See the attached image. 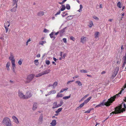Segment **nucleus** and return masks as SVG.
<instances>
[{
  "label": "nucleus",
  "mask_w": 126,
  "mask_h": 126,
  "mask_svg": "<svg viewBox=\"0 0 126 126\" xmlns=\"http://www.w3.org/2000/svg\"><path fill=\"white\" fill-rule=\"evenodd\" d=\"M126 109V106L125 103L122 104L119 106L116 107L115 111H113L110 114V116L113 115L114 114H116L123 112L125 111Z\"/></svg>",
  "instance_id": "1"
},
{
  "label": "nucleus",
  "mask_w": 126,
  "mask_h": 126,
  "mask_svg": "<svg viewBox=\"0 0 126 126\" xmlns=\"http://www.w3.org/2000/svg\"><path fill=\"white\" fill-rule=\"evenodd\" d=\"M122 90L120 91V92L118 94H117L113 97H111L109 99L108 101L106 102L104 101L101 102L100 104L101 106H104L105 105L106 106H109L110 105L111 103H112L113 101L115 100V99L116 97H117L119 96V95L121 94ZM105 100H104V101H105Z\"/></svg>",
  "instance_id": "2"
},
{
  "label": "nucleus",
  "mask_w": 126,
  "mask_h": 126,
  "mask_svg": "<svg viewBox=\"0 0 126 126\" xmlns=\"http://www.w3.org/2000/svg\"><path fill=\"white\" fill-rule=\"evenodd\" d=\"M2 124L6 126H12V125L10 119L8 117L4 118L2 120Z\"/></svg>",
  "instance_id": "3"
},
{
  "label": "nucleus",
  "mask_w": 126,
  "mask_h": 126,
  "mask_svg": "<svg viewBox=\"0 0 126 126\" xmlns=\"http://www.w3.org/2000/svg\"><path fill=\"white\" fill-rule=\"evenodd\" d=\"M34 76V74H31L28 75L27 79L26 82L27 83L30 82L33 79Z\"/></svg>",
  "instance_id": "4"
},
{
  "label": "nucleus",
  "mask_w": 126,
  "mask_h": 126,
  "mask_svg": "<svg viewBox=\"0 0 126 126\" xmlns=\"http://www.w3.org/2000/svg\"><path fill=\"white\" fill-rule=\"evenodd\" d=\"M18 95L21 99H25V95H24L22 92L19 90L18 92Z\"/></svg>",
  "instance_id": "5"
},
{
  "label": "nucleus",
  "mask_w": 126,
  "mask_h": 126,
  "mask_svg": "<svg viewBox=\"0 0 126 126\" xmlns=\"http://www.w3.org/2000/svg\"><path fill=\"white\" fill-rule=\"evenodd\" d=\"M9 59L11 61L12 64H15V60L14 58V56L12 53H11L9 57Z\"/></svg>",
  "instance_id": "6"
},
{
  "label": "nucleus",
  "mask_w": 126,
  "mask_h": 126,
  "mask_svg": "<svg viewBox=\"0 0 126 126\" xmlns=\"http://www.w3.org/2000/svg\"><path fill=\"white\" fill-rule=\"evenodd\" d=\"M87 40L86 37L84 36H82L80 39V42L83 44L86 43Z\"/></svg>",
  "instance_id": "7"
},
{
  "label": "nucleus",
  "mask_w": 126,
  "mask_h": 126,
  "mask_svg": "<svg viewBox=\"0 0 126 126\" xmlns=\"http://www.w3.org/2000/svg\"><path fill=\"white\" fill-rule=\"evenodd\" d=\"M25 96V99H28L31 97L32 96V94L30 92L28 91L26 92Z\"/></svg>",
  "instance_id": "8"
},
{
  "label": "nucleus",
  "mask_w": 126,
  "mask_h": 126,
  "mask_svg": "<svg viewBox=\"0 0 126 126\" xmlns=\"http://www.w3.org/2000/svg\"><path fill=\"white\" fill-rule=\"evenodd\" d=\"M99 32H96L94 34V37L96 41L98 40L99 39Z\"/></svg>",
  "instance_id": "9"
},
{
  "label": "nucleus",
  "mask_w": 126,
  "mask_h": 126,
  "mask_svg": "<svg viewBox=\"0 0 126 126\" xmlns=\"http://www.w3.org/2000/svg\"><path fill=\"white\" fill-rule=\"evenodd\" d=\"M56 93V91L55 90H53L49 92L47 94H46L45 96H47L54 94Z\"/></svg>",
  "instance_id": "10"
},
{
  "label": "nucleus",
  "mask_w": 126,
  "mask_h": 126,
  "mask_svg": "<svg viewBox=\"0 0 126 126\" xmlns=\"http://www.w3.org/2000/svg\"><path fill=\"white\" fill-rule=\"evenodd\" d=\"M43 115L41 114L39 117L38 119V123L39 124H41L42 123L43 121Z\"/></svg>",
  "instance_id": "11"
},
{
  "label": "nucleus",
  "mask_w": 126,
  "mask_h": 126,
  "mask_svg": "<svg viewBox=\"0 0 126 126\" xmlns=\"http://www.w3.org/2000/svg\"><path fill=\"white\" fill-rule=\"evenodd\" d=\"M12 118L14 120V121L16 124H18L19 123V122L17 118L14 116L12 117Z\"/></svg>",
  "instance_id": "12"
},
{
  "label": "nucleus",
  "mask_w": 126,
  "mask_h": 126,
  "mask_svg": "<svg viewBox=\"0 0 126 126\" xmlns=\"http://www.w3.org/2000/svg\"><path fill=\"white\" fill-rule=\"evenodd\" d=\"M119 70V69L118 68H116L115 69V71L113 73V74L112 75V76L114 77H115L118 73Z\"/></svg>",
  "instance_id": "13"
},
{
  "label": "nucleus",
  "mask_w": 126,
  "mask_h": 126,
  "mask_svg": "<svg viewBox=\"0 0 126 126\" xmlns=\"http://www.w3.org/2000/svg\"><path fill=\"white\" fill-rule=\"evenodd\" d=\"M59 107L58 104H57V102H54L53 104V106L52 108L53 109H55Z\"/></svg>",
  "instance_id": "14"
},
{
  "label": "nucleus",
  "mask_w": 126,
  "mask_h": 126,
  "mask_svg": "<svg viewBox=\"0 0 126 126\" xmlns=\"http://www.w3.org/2000/svg\"><path fill=\"white\" fill-rule=\"evenodd\" d=\"M50 70L49 69H47L42 72L43 75L47 74L50 72Z\"/></svg>",
  "instance_id": "15"
},
{
  "label": "nucleus",
  "mask_w": 126,
  "mask_h": 126,
  "mask_svg": "<svg viewBox=\"0 0 126 126\" xmlns=\"http://www.w3.org/2000/svg\"><path fill=\"white\" fill-rule=\"evenodd\" d=\"M10 65V62H8L6 65V67L7 70L9 71L10 70L9 66Z\"/></svg>",
  "instance_id": "16"
},
{
  "label": "nucleus",
  "mask_w": 126,
  "mask_h": 126,
  "mask_svg": "<svg viewBox=\"0 0 126 126\" xmlns=\"http://www.w3.org/2000/svg\"><path fill=\"white\" fill-rule=\"evenodd\" d=\"M45 13L44 12L41 11L38 12L37 14V15L39 16H41L44 14Z\"/></svg>",
  "instance_id": "17"
},
{
  "label": "nucleus",
  "mask_w": 126,
  "mask_h": 126,
  "mask_svg": "<svg viewBox=\"0 0 126 126\" xmlns=\"http://www.w3.org/2000/svg\"><path fill=\"white\" fill-rule=\"evenodd\" d=\"M38 104L36 103H34L32 108V109L33 110H35L37 108Z\"/></svg>",
  "instance_id": "18"
},
{
  "label": "nucleus",
  "mask_w": 126,
  "mask_h": 126,
  "mask_svg": "<svg viewBox=\"0 0 126 126\" xmlns=\"http://www.w3.org/2000/svg\"><path fill=\"white\" fill-rule=\"evenodd\" d=\"M56 124V121L54 120L52 121V122L50 123L51 126H55Z\"/></svg>",
  "instance_id": "19"
},
{
  "label": "nucleus",
  "mask_w": 126,
  "mask_h": 126,
  "mask_svg": "<svg viewBox=\"0 0 126 126\" xmlns=\"http://www.w3.org/2000/svg\"><path fill=\"white\" fill-rule=\"evenodd\" d=\"M12 70L13 71L14 73L16 74V72L15 70V68L16 67L15 64H12Z\"/></svg>",
  "instance_id": "20"
},
{
  "label": "nucleus",
  "mask_w": 126,
  "mask_h": 126,
  "mask_svg": "<svg viewBox=\"0 0 126 126\" xmlns=\"http://www.w3.org/2000/svg\"><path fill=\"white\" fill-rule=\"evenodd\" d=\"M54 32H52L49 35L51 38H53V40L55 39V37L54 35Z\"/></svg>",
  "instance_id": "21"
},
{
  "label": "nucleus",
  "mask_w": 126,
  "mask_h": 126,
  "mask_svg": "<svg viewBox=\"0 0 126 126\" xmlns=\"http://www.w3.org/2000/svg\"><path fill=\"white\" fill-rule=\"evenodd\" d=\"M61 93H58L56 97L57 98H58L60 97H62L63 96V94H61Z\"/></svg>",
  "instance_id": "22"
},
{
  "label": "nucleus",
  "mask_w": 126,
  "mask_h": 126,
  "mask_svg": "<svg viewBox=\"0 0 126 126\" xmlns=\"http://www.w3.org/2000/svg\"><path fill=\"white\" fill-rule=\"evenodd\" d=\"M89 23V24L88 25V26L90 28H92V27L94 25L93 24V21H90Z\"/></svg>",
  "instance_id": "23"
},
{
  "label": "nucleus",
  "mask_w": 126,
  "mask_h": 126,
  "mask_svg": "<svg viewBox=\"0 0 126 126\" xmlns=\"http://www.w3.org/2000/svg\"><path fill=\"white\" fill-rule=\"evenodd\" d=\"M17 8V5L16 4V6L11 10V11L12 12H15L16 11Z\"/></svg>",
  "instance_id": "24"
},
{
  "label": "nucleus",
  "mask_w": 126,
  "mask_h": 126,
  "mask_svg": "<svg viewBox=\"0 0 126 126\" xmlns=\"http://www.w3.org/2000/svg\"><path fill=\"white\" fill-rule=\"evenodd\" d=\"M10 26V23L9 21H7L4 24V26L9 27Z\"/></svg>",
  "instance_id": "25"
},
{
  "label": "nucleus",
  "mask_w": 126,
  "mask_h": 126,
  "mask_svg": "<svg viewBox=\"0 0 126 126\" xmlns=\"http://www.w3.org/2000/svg\"><path fill=\"white\" fill-rule=\"evenodd\" d=\"M43 75V74L41 72L39 73L38 74H36L35 76V77H36L38 78L41 77Z\"/></svg>",
  "instance_id": "26"
},
{
  "label": "nucleus",
  "mask_w": 126,
  "mask_h": 126,
  "mask_svg": "<svg viewBox=\"0 0 126 126\" xmlns=\"http://www.w3.org/2000/svg\"><path fill=\"white\" fill-rule=\"evenodd\" d=\"M84 104H85L84 103H83L82 104H80V105L77 108V110H79V109H80L81 108H82V107H83V106L84 105Z\"/></svg>",
  "instance_id": "27"
},
{
  "label": "nucleus",
  "mask_w": 126,
  "mask_h": 126,
  "mask_svg": "<svg viewBox=\"0 0 126 126\" xmlns=\"http://www.w3.org/2000/svg\"><path fill=\"white\" fill-rule=\"evenodd\" d=\"M66 28V27H65L62 30L60 31V32L61 34H62L64 32H65V29Z\"/></svg>",
  "instance_id": "28"
},
{
  "label": "nucleus",
  "mask_w": 126,
  "mask_h": 126,
  "mask_svg": "<svg viewBox=\"0 0 126 126\" xmlns=\"http://www.w3.org/2000/svg\"><path fill=\"white\" fill-rule=\"evenodd\" d=\"M46 41H41L39 43V44L42 45H43L44 44L46 43Z\"/></svg>",
  "instance_id": "29"
},
{
  "label": "nucleus",
  "mask_w": 126,
  "mask_h": 126,
  "mask_svg": "<svg viewBox=\"0 0 126 126\" xmlns=\"http://www.w3.org/2000/svg\"><path fill=\"white\" fill-rule=\"evenodd\" d=\"M65 7L64 5H62V8H61L60 11H63L65 9Z\"/></svg>",
  "instance_id": "30"
},
{
  "label": "nucleus",
  "mask_w": 126,
  "mask_h": 126,
  "mask_svg": "<svg viewBox=\"0 0 126 126\" xmlns=\"http://www.w3.org/2000/svg\"><path fill=\"white\" fill-rule=\"evenodd\" d=\"M68 89V88L67 87H66L65 88L62 89L61 90L60 92V93H62L64 91L67 90Z\"/></svg>",
  "instance_id": "31"
},
{
  "label": "nucleus",
  "mask_w": 126,
  "mask_h": 126,
  "mask_svg": "<svg viewBox=\"0 0 126 126\" xmlns=\"http://www.w3.org/2000/svg\"><path fill=\"white\" fill-rule=\"evenodd\" d=\"M80 71L82 73H87L88 72L87 70L84 69H81L80 70Z\"/></svg>",
  "instance_id": "32"
},
{
  "label": "nucleus",
  "mask_w": 126,
  "mask_h": 126,
  "mask_svg": "<svg viewBox=\"0 0 126 126\" xmlns=\"http://www.w3.org/2000/svg\"><path fill=\"white\" fill-rule=\"evenodd\" d=\"M71 94H70L68 96H66L64 97L63 98L65 100H66L69 99L71 97Z\"/></svg>",
  "instance_id": "33"
},
{
  "label": "nucleus",
  "mask_w": 126,
  "mask_h": 126,
  "mask_svg": "<svg viewBox=\"0 0 126 126\" xmlns=\"http://www.w3.org/2000/svg\"><path fill=\"white\" fill-rule=\"evenodd\" d=\"M68 16L67 17L66 19L67 20H71V19L73 18H71L72 16Z\"/></svg>",
  "instance_id": "34"
},
{
  "label": "nucleus",
  "mask_w": 126,
  "mask_h": 126,
  "mask_svg": "<svg viewBox=\"0 0 126 126\" xmlns=\"http://www.w3.org/2000/svg\"><path fill=\"white\" fill-rule=\"evenodd\" d=\"M76 82L77 83L78 85L79 86H81L82 84L81 82L79 81H76Z\"/></svg>",
  "instance_id": "35"
},
{
  "label": "nucleus",
  "mask_w": 126,
  "mask_h": 126,
  "mask_svg": "<svg viewBox=\"0 0 126 126\" xmlns=\"http://www.w3.org/2000/svg\"><path fill=\"white\" fill-rule=\"evenodd\" d=\"M121 5V3L119 1L117 4V6L119 8H121L122 7Z\"/></svg>",
  "instance_id": "36"
},
{
  "label": "nucleus",
  "mask_w": 126,
  "mask_h": 126,
  "mask_svg": "<svg viewBox=\"0 0 126 126\" xmlns=\"http://www.w3.org/2000/svg\"><path fill=\"white\" fill-rule=\"evenodd\" d=\"M62 108H60L59 109L55 111V112L56 113H58L62 110Z\"/></svg>",
  "instance_id": "37"
},
{
  "label": "nucleus",
  "mask_w": 126,
  "mask_h": 126,
  "mask_svg": "<svg viewBox=\"0 0 126 126\" xmlns=\"http://www.w3.org/2000/svg\"><path fill=\"white\" fill-rule=\"evenodd\" d=\"M57 84L58 82L56 81L55 82L53 85V88H55V87L57 85Z\"/></svg>",
  "instance_id": "38"
},
{
  "label": "nucleus",
  "mask_w": 126,
  "mask_h": 126,
  "mask_svg": "<svg viewBox=\"0 0 126 126\" xmlns=\"http://www.w3.org/2000/svg\"><path fill=\"white\" fill-rule=\"evenodd\" d=\"M94 110V109L93 108L90 109H89L88 110L86 111L85 112V113H90L91 110Z\"/></svg>",
  "instance_id": "39"
},
{
  "label": "nucleus",
  "mask_w": 126,
  "mask_h": 126,
  "mask_svg": "<svg viewBox=\"0 0 126 126\" xmlns=\"http://www.w3.org/2000/svg\"><path fill=\"white\" fill-rule=\"evenodd\" d=\"M66 8L67 9L69 10L70 9V7L69 4H67L66 5Z\"/></svg>",
  "instance_id": "40"
},
{
  "label": "nucleus",
  "mask_w": 126,
  "mask_h": 126,
  "mask_svg": "<svg viewBox=\"0 0 126 126\" xmlns=\"http://www.w3.org/2000/svg\"><path fill=\"white\" fill-rule=\"evenodd\" d=\"M63 102L62 100H61L60 102V104H58L59 107H60L63 104Z\"/></svg>",
  "instance_id": "41"
},
{
  "label": "nucleus",
  "mask_w": 126,
  "mask_h": 126,
  "mask_svg": "<svg viewBox=\"0 0 126 126\" xmlns=\"http://www.w3.org/2000/svg\"><path fill=\"white\" fill-rule=\"evenodd\" d=\"M93 18L96 20H98L99 19L98 17L96 16H93Z\"/></svg>",
  "instance_id": "42"
},
{
  "label": "nucleus",
  "mask_w": 126,
  "mask_h": 126,
  "mask_svg": "<svg viewBox=\"0 0 126 126\" xmlns=\"http://www.w3.org/2000/svg\"><path fill=\"white\" fill-rule=\"evenodd\" d=\"M34 63L36 65H38L39 63L38 60H35L34 61Z\"/></svg>",
  "instance_id": "43"
},
{
  "label": "nucleus",
  "mask_w": 126,
  "mask_h": 126,
  "mask_svg": "<svg viewBox=\"0 0 126 126\" xmlns=\"http://www.w3.org/2000/svg\"><path fill=\"white\" fill-rule=\"evenodd\" d=\"M22 63V61L21 60V59H20L18 61V63L20 65H21Z\"/></svg>",
  "instance_id": "44"
},
{
  "label": "nucleus",
  "mask_w": 126,
  "mask_h": 126,
  "mask_svg": "<svg viewBox=\"0 0 126 126\" xmlns=\"http://www.w3.org/2000/svg\"><path fill=\"white\" fill-rule=\"evenodd\" d=\"M89 95V94H87L84 97L82 98L81 99V100H83L87 97H88Z\"/></svg>",
  "instance_id": "45"
},
{
  "label": "nucleus",
  "mask_w": 126,
  "mask_h": 126,
  "mask_svg": "<svg viewBox=\"0 0 126 126\" xmlns=\"http://www.w3.org/2000/svg\"><path fill=\"white\" fill-rule=\"evenodd\" d=\"M13 5H14L15 4H17V1H16V0H13Z\"/></svg>",
  "instance_id": "46"
},
{
  "label": "nucleus",
  "mask_w": 126,
  "mask_h": 126,
  "mask_svg": "<svg viewBox=\"0 0 126 126\" xmlns=\"http://www.w3.org/2000/svg\"><path fill=\"white\" fill-rule=\"evenodd\" d=\"M61 13V11L59 10L58 12H57L55 15V16H56L57 15H59Z\"/></svg>",
  "instance_id": "47"
},
{
  "label": "nucleus",
  "mask_w": 126,
  "mask_h": 126,
  "mask_svg": "<svg viewBox=\"0 0 126 126\" xmlns=\"http://www.w3.org/2000/svg\"><path fill=\"white\" fill-rule=\"evenodd\" d=\"M70 38L71 40L73 41H75V38L73 37V36L70 37Z\"/></svg>",
  "instance_id": "48"
},
{
  "label": "nucleus",
  "mask_w": 126,
  "mask_h": 126,
  "mask_svg": "<svg viewBox=\"0 0 126 126\" xmlns=\"http://www.w3.org/2000/svg\"><path fill=\"white\" fill-rule=\"evenodd\" d=\"M46 64L48 65L50 64V62L49 60H46Z\"/></svg>",
  "instance_id": "49"
},
{
  "label": "nucleus",
  "mask_w": 126,
  "mask_h": 126,
  "mask_svg": "<svg viewBox=\"0 0 126 126\" xmlns=\"http://www.w3.org/2000/svg\"><path fill=\"white\" fill-rule=\"evenodd\" d=\"M49 30L46 29H45L44 31V32L45 33L48 32Z\"/></svg>",
  "instance_id": "50"
},
{
  "label": "nucleus",
  "mask_w": 126,
  "mask_h": 126,
  "mask_svg": "<svg viewBox=\"0 0 126 126\" xmlns=\"http://www.w3.org/2000/svg\"><path fill=\"white\" fill-rule=\"evenodd\" d=\"M101 106L100 104H98V105H96L95 107V108H99V107H101Z\"/></svg>",
  "instance_id": "51"
},
{
  "label": "nucleus",
  "mask_w": 126,
  "mask_h": 126,
  "mask_svg": "<svg viewBox=\"0 0 126 126\" xmlns=\"http://www.w3.org/2000/svg\"><path fill=\"white\" fill-rule=\"evenodd\" d=\"M63 40L64 43H66L67 42V40L66 38H63Z\"/></svg>",
  "instance_id": "52"
},
{
  "label": "nucleus",
  "mask_w": 126,
  "mask_h": 126,
  "mask_svg": "<svg viewBox=\"0 0 126 126\" xmlns=\"http://www.w3.org/2000/svg\"><path fill=\"white\" fill-rule=\"evenodd\" d=\"M4 27L5 29L6 32H7L8 30V27Z\"/></svg>",
  "instance_id": "53"
},
{
  "label": "nucleus",
  "mask_w": 126,
  "mask_h": 126,
  "mask_svg": "<svg viewBox=\"0 0 126 126\" xmlns=\"http://www.w3.org/2000/svg\"><path fill=\"white\" fill-rule=\"evenodd\" d=\"M123 59L124 61V62H126V57L124 56L123 58Z\"/></svg>",
  "instance_id": "54"
},
{
  "label": "nucleus",
  "mask_w": 126,
  "mask_h": 126,
  "mask_svg": "<svg viewBox=\"0 0 126 126\" xmlns=\"http://www.w3.org/2000/svg\"><path fill=\"white\" fill-rule=\"evenodd\" d=\"M66 53H65L64 54L63 56V57H62V58H63V59L66 56Z\"/></svg>",
  "instance_id": "55"
},
{
  "label": "nucleus",
  "mask_w": 126,
  "mask_h": 126,
  "mask_svg": "<svg viewBox=\"0 0 126 126\" xmlns=\"http://www.w3.org/2000/svg\"><path fill=\"white\" fill-rule=\"evenodd\" d=\"M89 102L87 100H86L84 101L83 103L84 104H85L88 103Z\"/></svg>",
  "instance_id": "56"
},
{
  "label": "nucleus",
  "mask_w": 126,
  "mask_h": 126,
  "mask_svg": "<svg viewBox=\"0 0 126 126\" xmlns=\"http://www.w3.org/2000/svg\"><path fill=\"white\" fill-rule=\"evenodd\" d=\"M126 64V62H124V63L122 65V67H124Z\"/></svg>",
  "instance_id": "57"
},
{
  "label": "nucleus",
  "mask_w": 126,
  "mask_h": 126,
  "mask_svg": "<svg viewBox=\"0 0 126 126\" xmlns=\"http://www.w3.org/2000/svg\"><path fill=\"white\" fill-rule=\"evenodd\" d=\"M92 97L90 96L89 97V98H88L86 100H87L88 101H89L90 99Z\"/></svg>",
  "instance_id": "58"
},
{
  "label": "nucleus",
  "mask_w": 126,
  "mask_h": 126,
  "mask_svg": "<svg viewBox=\"0 0 126 126\" xmlns=\"http://www.w3.org/2000/svg\"><path fill=\"white\" fill-rule=\"evenodd\" d=\"M80 9H82V5L81 4H80Z\"/></svg>",
  "instance_id": "59"
},
{
  "label": "nucleus",
  "mask_w": 126,
  "mask_h": 126,
  "mask_svg": "<svg viewBox=\"0 0 126 126\" xmlns=\"http://www.w3.org/2000/svg\"><path fill=\"white\" fill-rule=\"evenodd\" d=\"M53 59L55 62H56L57 60V59L54 57L53 58Z\"/></svg>",
  "instance_id": "60"
},
{
  "label": "nucleus",
  "mask_w": 126,
  "mask_h": 126,
  "mask_svg": "<svg viewBox=\"0 0 126 126\" xmlns=\"http://www.w3.org/2000/svg\"><path fill=\"white\" fill-rule=\"evenodd\" d=\"M53 86V85L52 84H50L48 85V87H50Z\"/></svg>",
  "instance_id": "61"
},
{
  "label": "nucleus",
  "mask_w": 126,
  "mask_h": 126,
  "mask_svg": "<svg viewBox=\"0 0 126 126\" xmlns=\"http://www.w3.org/2000/svg\"><path fill=\"white\" fill-rule=\"evenodd\" d=\"M112 20H113L112 19H109L108 20V21H110V22H112Z\"/></svg>",
  "instance_id": "62"
},
{
  "label": "nucleus",
  "mask_w": 126,
  "mask_h": 126,
  "mask_svg": "<svg viewBox=\"0 0 126 126\" xmlns=\"http://www.w3.org/2000/svg\"><path fill=\"white\" fill-rule=\"evenodd\" d=\"M40 54H38L37 55V57H40Z\"/></svg>",
  "instance_id": "63"
},
{
  "label": "nucleus",
  "mask_w": 126,
  "mask_h": 126,
  "mask_svg": "<svg viewBox=\"0 0 126 126\" xmlns=\"http://www.w3.org/2000/svg\"><path fill=\"white\" fill-rule=\"evenodd\" d=\"M31 41V39L30 38H29L27 41L29 43V42H30Z\"/></svg>",
  "instance_id": "64"
}]
</instances>
